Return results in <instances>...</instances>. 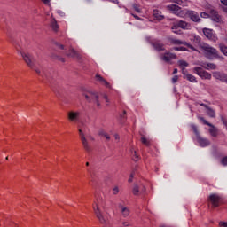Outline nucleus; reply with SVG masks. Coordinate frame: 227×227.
Instances as JSON below:
<instances>
[{
  "mask_svg": "<svg viewBox=\"0 0 227 227\" xmlns=\"http://www.w3.org/2000/svg\"><path fill=\"white\" fill-rule=\"evenodd\" d=\"M168 10L173 12L175 15H180L182 13V8L176 4H170L167 6Z\"/></svg>",
  "mask_w": 227,
  "mask_h": 227,
  "instance_id": "ddd939ff",
  "label": "nucleus"
},
{
  "mask_svg": "<svg viewBox=\"0 0 227 227\" xmlns=\"http://www.w3.org/2000/svg\"><path fill=\"white\" fill-rule=\"evenodd\" d=\"M133 9L135 10V12H137V13H141V8H139V5L137 4H133Z\"/></svg>",
  "mask_w": 227,
  "mask_h": 227,
  "instance_id": "c9c22d12",
  "label": "nucleus"
},
{
  "mask_svg": "<svg viewBox=\"0 0 227 227\" xmlns=\"http://www.w3.org/2000/svg\"><path fill=\"white\" fill-rule=\"evenodd\" d=\"M83 96L85 97L87 102L91 103L94 102L97 107H100V96L98 92L93 90H88L87 93H84Z\"/></svg>",
  "mask_w": 227,
  "mask_h": 227,
  "instance_id": "f03ea898",
  "label": "nucleus"
},
{
  "mask_svg": "<svg viewBox=\"0 0 227 227\" xmlns=\"http://www.w3.org/2000/svg\"><path fill=\"white\" fill-rule=\"evenodd\" d=\"M114 137H115V139H120V135L115 134V135H114Z\"/></svg>",
  "mask_w": 227,
  "mask_h": 227,
  "instance_id": "e2e57ef3",
  "label": "nucleus"
},
{
  "mask_svg": "<svg viewBox=\"0 0 227 227\" xmlns=\"http://www.w3.org/2000/svg\"><path fill=\"white\" fill-rule=\"evenodd\" d=\"M119 208L124 217H129L130 215V210L127 207H123V205L119 204Z\"/></svg>",
  "mask_w": 227,
  "mask_h": 227,
  "instance_id": "412c9836",
  "label": "nucleus"
},
{
  "mask_svg": "<svg viewBox=\"0 0 227 227\" xmlns=\"http://www.w3.org/2000/svg\"><path fill=\"white\" fill-rule=\"evenodd\" d=\"M174 51H187V48L181 46V47H174L173 48Z\"/></svg>",
  "mask_w": 227,
  "mask_h": 227,
  "instance_id": "e433bc0d",
  "label": "nucleus"
},
{
  "mask_svg": "<svg viewBox=\"0 0 227 227\" xmlns=\"http://www.w3.org/2000/svg\"><path fill=\"white\" fill-rule=\"evenodd\" d=\"M132 192H133L134 196H137L139 194V185L134 184Z\"/></svg>",
  "mask_w": 227,
  "mask_h": 227,
  "instance_id": "2f4dec72",
  "label": "nucleus"
},
{
  "mask_svg": "<svg viewBox=\"0 0 227 227\" xmlns=\"http://www.w3.org/2000/svg\"><path fill=\"white\" fill-rule=\"evenodd\" d=\"M202 33H203L204 36H206V38H207V40L214 42V43H215V42H217L219 40V38L217 37V34L210 28H203Z\"/></svg>",
  "mask_w": 227,
  "mask_h": 227,
  "instance_id": "20e7f679",
  "label": "nucleus"
},
{
  "mask_svg": "<svg viewBox=\"0 0 227 227\" xmlns=\"http://www.w3.org/2000/svg\"><path fill=\"white\" fill-rule=\"evenodd\" d=\"M219 226L227 227V222H220Z\"/></svg>",
  "mask_w": 227,
  "mask_h": 227,
  "instance_id": "603ef678",
  "label": "nucleus"
},
{
  "mask_svg": "<svg viewBox=\"0 0 227 227\" xmlns=\"http://www.w3.org/2000/svg\"><path fill=\"white\" fill-rule=\"evenodd\" d=\"M80 114H81L79 112H73V111H71V112H69L67 114L68 120L70 121H77V120H79Z\"/></svg>",
  "mask_w": 227,
  "mask_h": 227,
  "instance_id": "dca6fc26",
  "label": "nucleus"
},
{
  "mask_svg": "<svg viewBox=\"0 0 227 227\" xmlns=\"http://www.w3.org/2000/svg\"><path fill=\"white\" fill-rule=\"evenodd\" d=\"M55 45H57V47H59V49H65V46L63 44H60L59 43H55Z\"/></svg>",
  "mask_w": 227,
  "mask_h": 227,
  "instance_id": "8fccbe9b",
  "label": "nucleus"
},
{
  "mask_svg": "<svg viewBox=\"0 0 227 227\" xmlns=\"http://www.w3.org/2000/svg\"><path fill=\"white\" fill-rule=\"evenodd\" d=\"M168 43H172V45H184V41L179 39H175L173 37H168Z\"/></svg>",
  "mask_w": 227,
  "mask_h": 227,
  "instance_id": "4be33fe9",
  "label": "nucleus"
},
{
  "mask_svg": "<svg viewBox=\"0 0 227 227\" xmlns=\"http://www.w3.org/2000/svg\"><path fill=\"white\" fill-rule=\"evenodd\" d=\"M221 120H222V122L223 123V125L227 129V120H226V118H224L223 116H221Z\"/></svg>",
  "mask_w": 227,
  "mask_h": 227,
  "instance_id": "c03bdc74",
  "label": "nucleus"
},
{
  "mask_svg": "<svg viewBox=\"0 0 227 227\" xmlns=\"http://www.w3.org/2000/svg\"><path fill=\"white\" fill-rule=\"evenodd\" d=\"M200 106H201L202 107H205L206 113L207 116H209V118H215V111L212 109V107L208 106L205 103H200Z\"/></svg>",
  "mask_w": 227,
  "mask_h": 227,
  "instance_id": "9d476101",
  "label": "nucleus"
},
{
  "mask_svg": "<svg viewBox=\"0 0 227 227\" xmlns=\"http://www.w3.org/2000/svg\"><path fill=\"white\" fill-rule=\"evenodd\" d=\"M96 80L98 81V82H100V84H103V86H106V88H111V84L106 79H104V77L100 76V74H96Z\"/></svg>",
  "mask_w": 227,
  "mask_h": 227,
  "instance_id": "a211bd4d",
  "label": "nucleus"
},
{
  "mask_svg": "<svg viewBox=\"0 0 227 227\" xmlns=\"http://www.w3.org/2000/svg\"><path fill=\"white\" fill-rule=\"evenodd\" d=\"M155 51L158 52H160L162 51H165L164 44L160 41H154L151 43Z\"/></svg>",
  "mask_w": 227,
  "mask_h": 227,
  "instance_id": "f8f14e48",
  "label": "nucleus"
},
{
  "mask_svg": "<svg viewBox=\"0 0 227 227\" xmlns=\"http://www.w3.org/2000/svg\"><path fill=\"white\" fill-rule=\"evenodd\" d=\"M80 134V139L82 141V146L86 152H91V147L90 146V144L88 143V138H86V135H84V132H82V129L78 130Z\"/></svg>",
  "mask_w": 227,
  "mask_h": 227,
  "instance_id": "0eeeda50",
  "label": "nucleus"
},
{
  "mask_svg": "<svg viewBox=\"0 0 227 227\" xmlns=\"http://www.w3.org/2000/svg\"><path fill=\"white\" fill-rule=\"evenodd\" d=\"M103 98L106 100V102L109 103V98L106 96V94H102Z\"/></svg>",
  "mask_w": 227,
  "mask_h": 227,
  "instance_id": "864d4df0",
  "label": "nucleus"
},
{
  "mask_svg": "<svg viewBox=\"0 0 227 227\" xmlns=\"http://www.w3.org/2000/svg\"><path fill=\"white\" fill-rule=\"evenodd\" d=\"M221 165H222V166H227V156L223 157V158L221 160Z\"/></svg>",
  "mask_w": 227,
  "mask_h": 227,
  "instance_id": "a19ab883",
  "label": "nucleus"
},
{
  "mask_svg": "<svg viewBox=\"0 0 227 227\" xmlns=\"http://www.w3.org/2000/svg\"><path fill=\"white\" fill-rule=\"evenodd\" d=\"M125 115H127V111H123V114H121V120H125V118H127V117H125Z\"/></svg>",
  "mask_w": 227,
  "mask_h": 227,
  "instance_id": "3c124183",
  "label": "nucleus"
},
{
  "mask_svg": "<svg viewBox=\"0 0 227 227\" xmlns=\"http://www.w3.org/2000/svg\"><path fill=\"white\" fill-rule=\"evenodd\" d=\"M134 178V173H132L128 180V182L130 184L132 183V179Z\"/></svg>",
  "mask_w": 227,
  "mask_h": 227,
  "instance_id": "5fc2aeb1",
  "label": "nucleus"
},
{
  "mask_svg": "<svg viewBox=\"0 0 227 227\" xmlns=\"http://www.w3.org/2000/svg\"><path fill=\"white\" fill-rule=\"evenodd\" d=\"M200 17H202V19H207L208 17V13L207 12H201L200 13Z\"/></svg>",
  "mask_w": 227,
  "mask_h": 227,
  "instance_id": "09e8293b",
  "label": "nucleus"
},
{
  "mask_svg": "<svg viewBox=\"0 0 227 227\" xmlns=\"http://www.w3.org/2000/svg\"><path fill=\"white\" fill-rule=\"evenodd\" d=\"M183 45H185L186 47H188V49H191L192 51H194L195 52H200V51H198V49H196L194 46H192V44H191L187 42H184L183 43Z\"/></svg>",
  "mask_w": 227,
  "mask_h": 227,
  "instance_id": "c756f323",
  "label": "nucleus"
},
{
  "mask_svg": "<svg viewBox=\"0 0 227 227\" xmlns=\"http://www.w3.org/2000/svg\"><path fill=\"white\" fill-rule=\"evenodd\" d=\"M224 74H225L221 73V72H215V73L213 74V77H214L215 79H217L218 81H221V82H223V77H224Z\"/></svg>",
  "mask_w": 227,
  "mask_h": 227,
  "instance_id": "a878e982",
  "label": "nucleus"
},
{
  "mask_svg": "<svg viewBox=\"0 0 227 227\" xmlns=\"http://www.w3.org/2000/svg\"><path fill=\"white\" fill-rule=\"evenodd\" d=\"M56 59L59 61H61L62 63H65V58L59 57V56H55Z\"/></svg>",
  "mask_w": 227,
  "mask_h": 227,
  "instance_id": "49530a36",
  "label": "nucleus"
},
{
  "mask_svg": "<svg viewBox=\"0 0 227 227\" xmlns=\"http://www.w3.org/2000/svg\"><path fill=\"white\" fill-rule=\"evenodd\" d=\"M88 137H89V139H90V141H94L95 140V137H93L91 135H89Z\"/></svg>",
  "mask_w": 227,
  "mask_h": 227,
  "instance_id": "052dcab7",
  "label": "nucleus"
},
{
  "mask_svg": "<svg viewBox=\"0 0 227 227\" xmlns=\"http://www.w3.org/2000/svg\"><path fill=\"white\" fill-rule=\"evenodd\" d=\"M163 61L166 63H169L172 59H176V54L171 52H165L164 55L161 57Z\"/></svg>",
  "mask_w": 227,
  "mask_h": 227,
  "instance_id": "9b49d317",
  "label": "nucleus"
},
{
  "mask_svg": "<svg viewBox=\"0 0 227 227\" xmlns=\"http://www.w3.org/2000/svg\"><path fill=\"white\" fill-rule=\"evenodd\" d=\"M178 82V75H175L173 78H172V83L175 84Z\"/></svg>",
  "mask_w": 227,
  "mask_h": 227,
  "instance_id": "a18cd8bd",
  "label": "nucleus"
},
{
  "mask_svg": "<svg viewBox=\"0 0 227 227\" xmlns=\"http://www.w3.org/2000/svg\"><path fill=\"white\" fill-rule=\"evenodd\" d=\"M112 3H118V0H110Z\"/></svg>",
  "mask_w": 227,
  "mask_h": 227,
  "instance_id": "69168bd1",
  "label": "nucleus"
},
{
  "mask_svg": "<svg viewBox=\"0 0 227 227\" xmlns=\"http://www.w3.org/2000/svg\"><path fill=\"white\" fill-rule=\"evenodd\" d=\"M184 79H187V81H189L190 82H198V80H196V76L190 74H186V77Z\"/></svg>",
  "mask_w": 227,
  "mask_h": 227,
  "instance_id": "bb28decb",
  "label": "nucleus"
},
{
  "mask_svg": "<svg viewBox=\"0 0 227 227\" xmlns=\"http://www.w3.org/2000/svg\"><path fill=\"white\" fill-rule=\"evenodd\" d=\"M93 210L99 223L101 224H106V217H104V215H102V211L100 210V207H98V206H97V207H93Z\"/></svg>",
  "mask_w": 227,
  "mask_h": 227,
  "instance_id": "1a4fd4ad",
  "label": "nucleus"
},
{
  "mask_svg": "<svg viewBox=\"0 0 227 227\" xmlns=\"http://www.w3.org/2000/svg\"><path fill=\"white\" fill-rule=\"evenodd\" d=\"M20 55L27 67H29V68H31L32 70H35V72H36L38 75L42 77L43 82H44V84H47L48 86H50V88H52L54 86L56 79H54V77L51 75V74L45 73V71L42 72L40 68L36 67V66L35 65V59L33 55H31L29 52L24 51H20Z\"/></svg>",
  "mask_w": 227,
  "mask_h": 227,
  "instance_id": "f257e3e1",
  "label": "nucleus"
},
{
  "mask_svg": "<svg viewBox=\"0 0 227 227\" xmlns=\"http://www.w3.org/2000/svg\"><path fill=\"white\" fill-rule=\"evenodd\" d=\"M42 2H43L44 4H49V3H51V0H42Z\"/></svg>",
  "mask_w": 227,
  "mask_h": 227,
  "instance_id": "13d9d810",
  "label": "nucleus"
},
{
  "mask_svg": "<svg viewBox=\"0 0 227 227\" xmlns=\"http://www.w3.org/2000/svg\"><path fill=\"white\" fill-rule=\"evenodd\" d=\"M177 26L181 28V29H191L192 27L191 26V23L184 21V20H179L177 21Z\"/></svg>",
  "mask_w": 227,
  "mask_h": 227,
  "instance_id": "6ab92c4d",
  "label": "nucleus"
},
{
  "mask_svg": "<svg viewBox=\"0 0 227 227\" xmlns=\"http://www.w3.org/2000/svg\"><path fill=\"white\" fill-rule=\"evenodd\" d=\"M145 191H146V188L144 187V189L142 190V192H145Z\"/></svg>",
  "mask_w": 227,
  "mask_h": 227,
  "instance_id": "338daca9",
  "label": "nucleus"
},
{
  "mask_svg": "<svg viewBox=\"0 0 227 227\" xmlns=\"http://www.w3.org/2000/svg\"><path fill=\"white\" fill-rule=\"evenodd\" d=\"M178 23L176 22V24H175V25H173L172 27H171V29H172V31H173V33H176V34H178V31H176V29H178Z\"/></svg>",
  "mask_w": 227,
  "mask_h": 227,
  "instance_id": "4c0bfd02",
  "label": "nucleus"
},
{
  "mask_svg": "<svg viewBox=\"0 0 227 227\" xmlns=\"http://www.w3.org/2000/svg\"><path fill=\"white\" fill-rule=\"evenodd\" d=\"M191 129L193 130L196 137H199L200 135V131L198 130V126H196L195 124H191Z\"/></svg>",
  "mask_w": 227,
  "mask_h": 227,
  "instance_id": "c85d7f7f",
  "label": "nucleus"
},
{
  "mask_svg": "<svg viewBox=\"0 0 227 227\" xmlns=\"http://www.w3.org/2000/svg\"><path fill=\"white\" fill-rule=\"evenodd\" d=\"M122 225L125 226V227H129V226H130V223H129V222H122Z\"/></svg>",
  "mask_w": 227,
  "mask_h": 227,
  "instance_id": "6e6d98bb",
  "label": "nucleus"
},
{
  "mask_svg": "<svg viewBox=\"0 0 227 227\" xmlns=\"http://www.w3.org/2000/svg\"><path fill=\"white\" fill-rule=\"evenodd\" d=\"M182 74L184 75V79H185L186 75H189V74L187 73V70H185V68H182Z\"/></svg>",
  "mask_w": 227,
  "mask_h": 227,
  "instance_id": "37998d69",
  "label": "nucleus"
},
{
  "mask_svg": "<svg viewBox=\"0 0 227 227\" xmlns=\"http://www.w3.org/2000/svg\"><path fill=\"white\" fill-rule=\"evenodd\" d=\"M197 141H198L199 145L202 147L209 146V145H210V140L201 137L200 135H199L197 137Z\"/></svg>",
  "mask_w": 227,
  "mask_h": 227,
  "instance_id": "4468645a",
  "label": "nucleus"
},
{
  "mask_svg": "<svg viewBox=\"0 0 227 227\" xmlns=\"http://www.w3.org/2000/svg\"><path fill=\"white\" fill-rule=\"evenodd\" d=\"M202 51H204V54L207 59H214L219 52L217 49L210 46L208 43L202 45Z\"/></svg>",
  "mask_w": 227,
  "mask_h": 227,
  "instance_id": "7ed1b4c3",
  "label": "nucleus"
},
{
  "mask_svg": "<svg viewBox=\"0 0 227 227\" xmlns=\"http://www.w3.org/2000/svg\"><path fill=\"white\" fill-rule=\"evenodd\" d=\"M141 143H143V145H145V146L150 145V141H148V139H146V137H145V136L141 137Z\"/></svg>",
  "mask_w": 227,
  "mask_h": 227,
  "instance_id": "473e14b6",
  "label": "nucleus"
},
{
  "mask_svg": "<svg viewBox=\"0 0 227 227\" xmlns=\"http://www.w3.org/2000/svg\"><path fill=\"white\" fill-rule=\"evenodd\" d=\"M86 166H90V162H87V163H86Z\"/></svg>",
  "mask_w": 227,
  "mask_h": 227,
  "instance_id": "774afa93",
  "label": "nucleus"
},
{
  "mask_svg": "<svg viewBox=\"0 0 227 227\" xmlns=\"http://www.w3.org/2000/svg\"><path fill=\"white\" fill-rule=\"evenodd\" d=\"M209 15L214 19V20H221V16L219 15V12L217 11L211 9L209 11Z\"/></svg>",
  "mask_w": 227,
  "mask_h": 227,
  "instance_id": "b1692460",
  "label": "nucleus"
},
{
  "mask_svg": "<svg viewBox=\"0 0 227 227\" xmlns=\"http://www.w3.org/2000/svg\"><path fill=\"white\" fill-rule=\"evenodd\" d=\"M51 27L55 32H57L59 29V25H58V21H56V19L54 18L51 21Z\"/></svg>",
  "mask_w": 227,
  "mask_h": 227,
  "instance_id": "393cba45",
  "label": "nucleus"
},
{
  "mask_svg": "<svg viewBox=\"0 0 227 227\" xmlns=\"http://www.w3.org/2000/svg\"><path fill=\"white\" fill-rule=\"evenodd\" d=\"M219 49L221 51V52L224 55L227 56V46L224 45L223 43H220L219 44Z\"/></svg>",
  "mask_w": 227,
  "mask_h": 227,
  "instance_id": "cd10ccee",
  "label": "nucleus"
},
{
  "mask_svg": "<svg viewBox=\"0 0 227 227\" xmlns=\"http://www.w3.org/2000/svg\"><path fill=\"white\" fill-rule=\"evenodd\" d=\"M215 59H219V61H224V57L219 55V51L216 53V56H215Z\"/></svg>",
  "mask_w": 227,
  "mask_h": 227,
  "instance_id": "ea45409f",
  "label": "nucleus"
},
{
  "mask_svg": "<svg viewBox=\"0 0 227 227\" xmlns=\"http://www.w3.org/2000/svg\"><path fill=\"white\" fill-rule=\"evenodd\" d=\"M67 56L68 58H76L77 59H81V55L77 51L74 50V48L69 50V53H67Z\"/></svg>",
  "mask_w": 227,
  "mask_h": 227,
  "instance_id": "aec40b11",
  "label": "nucleus"
},
{
  "mask_svg": "<svg viewBox=\"0 0 227 227\" xmlns=\"http://www.w3.org/2000/svg\"><path fill=\"white\" fill-rule=\"evenodd\" d=\"M200 66L205 68V70H215L217 68V66L214 63L201 62Z\"/></svg>",
  "mask_w": 227,
  "mask_h": 227,
  "instance_id": "2eb2a0df",
  "label": "nucleus"
},
{
  "mask_svg": "<svg viewBox=\"0 0 227 227\" xmlns=\"http://www.w3.org/2000/svg\"><path fill=\"white\" fill-rule=\"evenodd\" d=\"M99 136H103V137H106V139H107V141H109V139H111V137H109V135L107 133H106V131H99Z\"/></svg>",
  "mask_w": 227,
  "mask_h": 227,
  "instance_id": "72a5a7b5",
  "label": "nucleus"
},
{
  "mask_svg": "<svg viewBox=\"0 0 227 227\" xmlns=\"http://www.w3.org/2000/svg\"><path fill=\"white\" fill-rule=\"evenodd\" d=\"M194 73L197 74V75H199V77H201V79H207L208 81H210V79H212V74L205 70H203V68L201 67H194L193 68Z\"/></svg>",
  "mask_w": 227,
  "mask_h": 227,
  "instance_id": "423d86ee",
  "label": "nucleus"
},
{
  "mask_svg": "<svg viewBox=\"0 0 227 227\" xmlns=\"http://www.w3.org/2000/svg\"><path fill=\"white\" fill-rule=\"evenodd\" d=\"M209 201L211 202L213 208H217L222 201V199L218 194L213 193L209 196Z\"/></svg>",
  "mask_w": 227,
  "mask_h": 227,
  "instance_id": "6e6552de",
  "label": "nucleus"
},
{
  "mask_svg": "<svg viewBox=\"0 0 227 227\" xmlns=\"http://www.w3.org/2000/svg\"><path fill=\"white\" fill-rule=\"evenodd\" d=\"M133 15V17L135 18V19H137V20H141V18H139V16H137V15H136V14H132Z\"/></svg>",
  "mask_w": 227,
  "mask_h": 227,
  "instance_id": "bf43d9fd",
  "label": "nucleus"
},
{
  "mask_svg": "<svg viewBox=\"0 0 227 227\" xmlns=\"http://www.w3.org/2000/svg\"><path fill=\"white\" fill-rule=\"evenodd\" d=\"M198 120H200L204 125H207V127H211L209 129V133L213 137H217V128L214 126L212 123L207 121L204 117L198 116Z\"/></svg>",
  "mask_w": 227,
  "mask_h": 227,
  "instance_id": "39448f33",
  "label": "nucleus"
},
{
  "mask_svg": "<svg viewBox=\"0 0 227 227\" xmlns=\"http://www.w3.org/2000/svg\"><path fill=\"white\" fill-rule=\"evenodd\" d=\"M223 12H225V13H227V7H223Z\"/></svg>",
  "mask_w": 227,
  "mask_h": 227,
  "instance_id": "0e129e2a",
  "label": "nucleus"
},
{
  "mask_svg": "<svg viewBox=\"0 0 227 227\" xmlns=\"http://www.w3.org/2000/svg\"><path fill=\"white\" fill-rule=\"evenodd\" d=\"M153 15L155 17V19H157L158 20H162V19H164V16L159 14V11H153Z\"/></svg>",
  "mask_w": 227,
  "mask_h": 227,
  "instance_id": "7c9ffc66",
  "label": "nucleus"
},
{
  "mask_svg": "<svg viewBox=\"0 0 227 227\" xmlns=\"http://www.w3.org/2000/svg\"><path fill=\"white\" fill-rule=\"evenodd\" d=\"M178 65H179V67H189V63H187V61H185V60H178Z\"/></svg>",
  "mask_w": 227,
  "mask_h": 227,
  "instance_id": "f704fd0d",
  "label": "nucleus"
},
{
  "mask_svg": "<svg viewBox=\"0 0 227 227\" xmlns=\"http://www.w3.org/2000/svg\"><path fill=\"white\" fill-rule=\"evenodd\" d=\"M118 192H120V188H118V186H115L113 189V194L116 195V194H118Z\"/></svg>",
  "mask_w": 227,
  "mask_h": 227,
  "instance_id": "79ce46f5",
  "label": "nucleus"
},
{
  "mask_svg": "<svg viewBox=\"0 0 227 227\" xmlns=\"http://www.w3.org/2000/svg\"><path fill=\"white\" fill-rule=\"evenodd\" d=\"M193 43H196L200 49H203V45H206V43H201V37L200 35H194Z\"/></svg>",
  "mask_w": 227,
  "mask_h": 227,
  "instance_id": "5701e85b",
  "label": "nucleus"
},
{
  "mask_svg": "<svg viewBox=\"0 0 227 227\" xmlns=\"http://www.w3.org/2000/svg\"><path fill=\"white\" fill-rule=\"evenodd\" d=\"M133 160L135 162H137V160H139V156L137 155V153L136 151L133 152Z\"/></svg>",
  "mask_w": 227,
  "mask_h": 227,
  "instance_id": "58836bf2",
  "label": "nucleus"
},
{
  "mask_svg": "<svg viewBox=\"0 0 227 227\" xmlns=\"http://www.w3.org/2000/svg\"><path fill=\"white\" fill-rule=\"evenodd\" d=\"M222 4H223L224 6H227V0H220Z\"/></svg>",
  "mask_w": 227,
  "mask_h": 227,
  "instance_id": "4d7b16f0",
  "label": "nucleus"
},
{
  "mask_svg": "<svg viewBox=\"0 0 227 227\" xmlns=\"http://www.w3.org/2000/svg\"><path fill=\"white\" fill-rule=\"evenodd\" d=\"M174 3H176V4L182 5L184 4V0H173Z\"/></svg>",
  "mask_w": 227,
  "mask_h": 227,
  "instance_id": "de8ad7c7",
  "label": "nucleus"
},
{
  "mask_svg": "<svg viewBox=\"0 0 227 227\" xmlns=\"http://www.w3.org/2000/svg\"><path fill=\"white\" fill-rule=\"evenodd\" d=\"M173 74H178V69L177 68H175L174 71H173Z\"/></svg>",
  "mask_w": 227,
  "mask_h": 227,
  "instance_id": "680f3d73",
  "label": "nucleus"
},
{
  "mask_svg": "<svg viewBox=\"0 0 227 227\" xmlns=\"http://www.w3.org/2000/svg\"><path fill=\"white\" fill-rule=\"evenodd\" d=\"M188 15L192 22H201V20L200 19V14H198V12L192 11L188 12Z\"/></svg>",
  "mask_w": 227,
  "mask_h": 227,
  "instance_id": "f3484780",
  "label": "nucleus"
}]
</instances>
